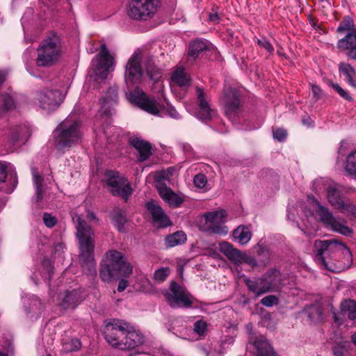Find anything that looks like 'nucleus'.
<instances>
[{
	"mask_svg": "<svg viewBox=\"0 0 356 356\" xmlns=\"http://www.w3.org/2000/svg\"><path fill=\"white\" fill-rule=\"evenodd\" d=\"M250 342L253 344L254 347L256 348L258 355L276 356V353L265 337L262 335L254 338L251 337L250 338Z\"/></svg>",
	"mask_w": 356,
	"mask_h": 356,
	"instance_id": "obj_23",
	"label": "nucleus"
},
{
	"mask_svg": "<svg viewBox=\"0 0 356 356\" xmlns=\"http://www.w3.org/2000/svg\"><path fill=\"white\" fill-rule=\"evenodd\" d=\"M127 286H128L127 280H126L124 279H122L119 282L118 286V291L119 292H122L123 291L125 290V289L127 287Z\"/></svg>",
	"mask_w": 356,
	"mask_h": 356,
	"instance_id": "obj_59",
	"label": "nucleus"
},
{
	"mask_svg": "<svg viewBox=\"0 0 356 356\" xmlns=\"http://www.w3.org/2000/svg\"><path fill=\"white\" fill-rule=\"evenodd\" d=\"M232 237L234 241L241 245H245L250 241L252 233L247 226L239 225L233 231Z\"/></svg>",
	"mask_w": 356,
	"mask_h": 356,
	"instance_id": "obj_28",
	"label": "nucleus"
},
{
	"mask_svg": "<svg viewBox=\"0 0 356 356\" xmlns=\"http://www.w3.org/2000/svg\"><path fill=\"white\" fill-rule=\"evenodd\" d=\"M197 104L203 111H212L209 105L208 94L201 88L196 87Z\"/></svg>",
	"mask_w": 356,
	"mask_h": 356,
	"instance_id": "obj_34",
	"label": "nucleus"
},
{
	"mask_svg": "<svg viewBox=\"0 0 356 356\" xmlns=\"http://www.w3.org/2000/svg\"><path fill=\"white\" fill-rule=\"evenodd\" d=\"M257 248V253L258 255L265 254L266 257H268V252L265 247L258 244Z\"/></svg>",
	"mask_w": 356,
	"mask_h": 356,
	"instance_id": "obj_60",
	"label": "nucleus"
},
{
	"mask_svg": "<svg viewBox=\"0 0 356 356\" xmlns=\"http://www.w3.org/2000/svg\"><path fill=\"white\" fill-rule=\"evenodd\" d=\"M165 115H168V116H170L171 118H173V119H180L181 118V116L179 115V113H164Z\"/></svg>",
	"mask_w": 356,
	"mask_h": 356,
	"instance_id": "obj_63",
	"label": "nucleus"
},
{
	"mask_svg": "<svg viewBox=\"0 0 356 356\" xmlns=\"http://www.w3.org/2000/svg\"><path fill=\"white\" fill-rule=\"evenodd\" d=\"M55 148L58 151L70 149L82 139L81 122L74 116H68L52 132Z\"/></svg>",
	"mask_w": 356,
	"mask_h": 356,
	"instance_id": "obj_4",
	"label": "nucleus"
},
{
	"mask_svg": "<svg viewBox=\"0 0 356 356\" xmlns=\"http://www.w3.org/2000/svg\"><path fill=\"white\" fill-rule=\"evenodd\" d=\"M257 43L260 47L264 48L270 53L273 52L274 50L272 44L265 38L258 40Z\"/></svg>",
	"mask_w": 356,
	"mask_h": 356,
	"instance_id": "obj_53",
	"label": "nucleus"
},
{
	"mask_svg": "<svg viewBox=\"0 0 356 356\" xmlns=\"http://www.w3.org/2000/svg\"><path fill=\"white\" fill-rule=\"evenodd\" d=\"M274 139L279 142H283L287 137V131L282 128H277L273 130Z\"/></svg>",
	"mask_w": 356,
	"mask_h": 356,
	"instance_id": "obj_46",
	"label": "nucleus"
},
{
	"mask_svg": "<svg viewBox=\"0 0 356 356\" xmlns=\"http://www.w3.org/2000/svg\"><path fill=\"white\" fill-rule=\"evenodd\" d=\"M171 80L175 84L180 87H187L190 85V79L183 67H178L172 73Z\"/></svg>",
	"mask_w": 356,
	"mask_h": 356,
	"instance_id": "obj_32",
	"label": "nucleus"
},
{
	"mask_svg": "<svg viewBox=\"0 0 356 356\" xmlns=\"http://www.w3.org/2000/svg\"><path fill=\"white\" fill-rule=\"evenodd\" d=\"M316 260L318 264L330 271L337 272L345 266L339 264L343 259L344 266H348L353 260L350 249L343 243L332 240H316L314 244Z\"/></svg>",
	"mask_w": 356,
	"mask_h": 356,
	"instance_id": "obj_1",
	"label": "nucleus"
},
{
	"mask_svg": "<svg viewBox=\"0 0 356 356\" xmlns=\"http://www.w3.org/2000/svg\"><path fill=\"white\" fill-rule=\"evenodd\" d=\"M314 202L316 206V213L322 222L330 226L333 231L344 236L352 234V229L346 225V221L343 219L336 218L332 213L327 207L322 206L318 200H314Z\"/></svg>",
	"mask_w": 356,
	"mask_h": 356,
	"instance_id": "obj_9",
	"label": "nucleus"
},
{
	"mask_svg": "<svg viewBox=\"0 0 356 356\" xmlns=\"http://www.w3.org/2000/svg\"><path fill=\"white\" fill-rule=\"evenodd\" d=\"M121 276L111 268L106 261L101 264L100 277L104 282H109L113 277Z\"/></svg>",
	"mask_w": 356,
	"mask_h": 356,
	"instance_id": "obj_35",
	"label": "nucleus"
},
{
	"mask_svg": "<svg viewBox=\"0 0 356 356\" xmlns=\"http://www.w3.org/2000/svg\"><path fill=\"white\" fill-rule=\"evenodd\" d=\"M327 198L334 209L348 216H350L355 204L348 198L343 196L339 186L334 184L327 187Z\"/></svg>",
	"mask_w": 356,
	"mask_h": 356,
	"instance_id": "obj_10",
	"label": "nucleus"
},
{
	"mask_svg": "<svg viewBox=\"0 0 356 356\" xmlns=\"http://www.w3.org/2000/svg\"><path fill=\"white\" fill-rule=\"evenodd\" d=\"M209 20L213 22H218L219 20V16L218 14H211L209 15Z\"/></svg>",
	"mask_w": 356,
	"mask_h": 356,
	"instance_id": "obj_64",
	"label": "nucleus"
},
{
	"mask_svg": "<svg viewBox=\"0 0 356 356\" xmlns=\"http://www.w3.org/2000/svg\"><path fill=\"white\" fill-rule=\"evenodd\" d=\"M244 282L248 290L254 293L255 297H259L268 292L261 277L254 279L244 277Z\"/></svg>",
	"mask_w": 356,
	"mask_h": 356,
	"instance_id": "obj_27",
	"label": "nucleus"
},
{
	"mask_svg": "<svg viewBox=\"0 0 356 356\" xmlns=\"http://www.w3.org/2000/svg\"><path fill=\"white\" fill-rule=\"evenodd\" d=\"M61 56V44L60 38L53 35L44 39L38 48V58L36 60L38 66L52 65Z\"/></svg>",
	"mask_w": 356,
	"mask_h": 356,
	"instance_id": "obj_5",
	"label": "nucleus"
},
{
	"mask_svg": "<svg viewBox=\"0 0 356 356\" xmlns=\"http://www.w3.org/2000/svg\"><path fill=\"white\" fill-rule=\"evenodd\" d=\"M277 298L273 295L267 296L261 300V305L266 307H272L274 305H277Z\"/></svg>",
	"mask_w": 356,
	"mask_h": 356,
	"instance_id": "obj_49",
	"label": "nucleus"
},
{
	"mask_svg": "<svg viewBox=\"0 0 356 356\" xmlns=\"http://www.w3.org/2000/svg\"><path fill=\"white\" fill-rule=\"evenodd\" d=\"M308 319L313 323H318L322 320L323 311L318 305H312L305 309Z\"/></svg>",
	"mask_w": 356,
	"mask_h": 356,
	"instance_id": "obj_33",
	"label": "nucleus"
},
{
	"mask_svg": "<svg viewBox=\"0 0 356 356\" xmlns=\"http://www.w3.org/2000/svg\"><path fill=\"white\" fill-rule=\"evenodd\" d=\"M346 170L350 175H356V151L350 153L348 156Z\"/></svg>",
	"mask_w": 356,
	"mask_h": 356,
	"instance_id": "obj_39",
	"label": "nucleus"
},
{
	"mask_svg": "<svg viewBox=\"0 0 356 356\" xmlns=\"http://www.w3.org/2000/svg\"><path fill=\"white\" fill-rule=\"evenodd\" d=\"M64 245L63 243H58L55 245L54 246V250H55V252H63V249H64Z\"/></svg>",
	"mask_w": 356,
	"mask_h": 356,
	"instance_id": "obj_62",
	"label": "nucleus"
},
{
	"mask_svg": "<svg viewBox=\"0 0 356 356\" xmlns=\"http://www.w3.org/2000/svg\"><path fill=\"white\" fill-rule=\"evenodd\" d=\"M83 296L80 290H72L66 291L60 306L63 309H74L82 300Z\"/></svg>",
	"mask_w": 356,
	"mask_h": 356,
	"instance_id": "obj_26",
	"label": "nucleus"
},
{
	"mask_svg": "<svg viewBox=\"0 0 356 356\" xmlns=\"http://www.w3.org/2000/svg\"><path fill=\"white\" fill-rule=\"evenodd\" d=\"M65 99V95L57 90L45 89L38 95L40 107L44 110L58 109Z\"/></svg>",
	"mask_w": 356,
	"mask_h": 356,
	"instance_id": "obj_16",
	"label": "nucleus"
},
{
	"mask_svg": "<svg viewBox=\"0 0 356 356\" xmlns=\"http://www.w3.org/2000/svg\"><path fill=\"white\" fill-rule=\"evenodd\" d=\"M7 176V164L0 161V184L5 181Z\"/></svg>",
	"mask_w": 356,
	"mask_h": 356,
	"instance_id": "obj_54",
	"label": "nucleus"
},
{
	"mask_svg": "<svg viewBox=\"0 0 356 356\" xmlns=\"http://www.w3.org/2000/svg\"><path fill=\"white\" fill-rule=\"evenodd\" d=\"M118 106V92L115 87L109 88L105 95L100 100L102 111H111L116 109Z\"/></svg>",
	"mask_w": 356,
	"mask_h": 356,
	"instance_id": "obj_25",
	"label": "nucleus"
},
{
	"mask_svg": "<svg viewBox=\"0 0 356 356\" xmlns=\"http://www.w3.org/2000/svg\"><path fill=\"white\" fill-rule=\"evenodd\" d=\"M207 328V323L203 320H199L194 323L193 330L200 336L205 334Z\"/></svg>",
	"mask_w": 356,
	"mask_h": 356,
	"instance_id": "obj_43",
	"label": "nucleus"
},
{
	"mask_svg": "<svg viewBox=\"0 0 356 356\" xmlns=\"http://www.w3.org/2000/svg\"><path fill=\"white\" fill-rule=\"evenodd\" d=\"M35 194L34 196V200L36 203H39L43 199L44 195V189L42 186V183H39V181H35Z\"/></svg>",
	"mask_w": 356,
	"mask_h": 356,
	"instance_id": "obj_44",
	"label": "nucleus"
},
{
	"mask_svg": "<svg viewBox=\"0 0 356 356\" xmlns=\"http://www.w3.org/2000/svg\"><path fill=\"white\" fill-rule=\"evenodd\" d=\"M42 219L44 225L49 228L54 227L57 222L56 218L48 213H44Z\"/></svg>",
	"mask_w": 356,
	"mask_h": 356,
	"instance_id": "obj_48",
	"label": "nucleus"
},
{
	"mask_svg": "<svg viewBox=\"0 0 356 356\" xmlns=\"http://www.w3.org/2000/svg\"><path fill=\"white\" fill-rule=\"evenodd\" d=\"M105 261L122 276H128L132 273L131 265L126 261L124 255L117 250H110L106 254Z\"/></svg>",
	"mask_w": 356,
	"mask_h": 356,
	"instance_id": "obj_17",
	"label": "nucleus"
},
{
	"mask_svg": "<svg viewBox=\"0 0 356 356\" xmlns=\"http://www.w3.org/2000/svg\"><path fill=\"white\" fill-rule=\"evenodd\" d=\"M129 143L139 154L138 161H146L152 155V145L149 142L138 138H134L129 140Z\"/></svg>",
	"mask_w": 356,
	"mask_h": 356,
	"instance_id": "obj_24",
	"label": "nucleus"
},
{
	"mask_svg": "<svg viewBox=\"0 0 356 356\" xmlns=\"http://www.w3.org/2000/svg\"><path fill=\"white\" fill-rule=\"evenodd\" d=\"M194 116L199 120L202 121V122L207 123L208 121H209L212 118L213 115L212 113H193ZM215 113H213L214 114Z\"/></svg>",
	"mask_w": 356,
	"mask_h": 356,
	"instance_id": "obj_52",
	"label": "nucleus"
},
{
	"mask_svg": "<svg viewBox=\"0 0 356 356\" xmlns=\"http://www.w3.org/2000/svg\"><path fill=\"white\" fill-rule=\"evenodd\" d=\"M163 99L157 102L154 98L147 96L138 88L131 92L128 99L131 104H136L138 108L145 111H172L174 108L170 105L163 95Z\"/></svg>",
	"mask_w": 356,
	"mask_h": 356,
	"instance_id": "obj_6",
	"label": "nucleus"
},
{
	"mask_svg": "<svg viewBox=\"0 0 356 356\" xmlns=\"http://www.w3.org/2000/svg\"><path fill=\"white\" fill-rule=\"evenodd\" d=\"M227 215L226 211L223 209L205 213L207 229L213 234H227V227L223 225L226 221Z\"/></svg>",
	"mask_w": 356,
	"mask_h": 356,
	"instance_id": "obj_15",
	"label": "nucleus"
},
{
	"mask_svg": "<svg viewBox=\"0 0 356 356\" xmlns=\"http://www.w3.org/2000/svg\"><path fill=\"white\" fill-rule=\"evenodd\" d=\"M339 70L346 76V80L348 83L353 88H356L355 80L356 72L355 69L348 63H341Z\"/></svg>",
	"mask_w": 356,
	"mask_h": 356,
	"instance_id": "obj_36",
	"label": "nucleus"
},
{
	"mask_svg": "<svg viewBox=\"0 0 356 356\" xmlns=\"http://www.w3.org/2000/svg\"><path fill=\"white\" fill-rule=\"evenodd\" d=\"M220 101L226 109L236 111L241 108L240 95L237 90L230 87L224 88L223 95Z\"/></svg>",
	"mask_w": 356,
	"mask_h": 356,
	"instance_id": "obj_20",
	"label": "nucleus"
},
{
	"mask_svg": "<svg viewBox=\"0 0 356 356\" xmlns=\"http://www.w3.org/2000/svg\"><path fill=\"white\" fill-rule=\"evenodd\" d=\"M146 70L151 79H156L158 78V71L155 70L154 67L151 66L150 65H147L146 67Z\"/></svg>",
	"mask_w": 356,
	"mask_h": 356,
	"instance_id": "obj_56",
	"label": "nucleus"
},
{
	"mask_svg": "<svg viewBox=\"0 0 356 356\" xmlns=\"http://www.w3.org/2000/svg\"><path fill=\"white\" fill-rule=\"evenodd\" d=\"M332 87L343 99L348 100H350L351 99V97L350 96L348 92L343 90L339 84L332 83Z\"/></svg>",
	"mask_w": 356,
	"mask_h": 356,
	"instance_id": "obj_50",
	"label": "nucleus"
},
{
	"mask_svg": "<svg viewBox=\"0 0 356 356\" xmlns=\"http://www.w3.org/2000/svg\"><path fill=\"white\" fill-rule=\"evenodd\" d=\"M302 124L305 125V126H307L308 127H313L314 126V122L313 120H312V118L307 115H305L302 116Z\"/></svg>",
	"mask_w": 356,
	"mask_h": 356,
	"instance_id": "obj_58",
	"label": "nucleus"
},
{
	"mask_svg": "<svg viewBox=\"0 0 356 356\" xmlns=\"http://www.w3.org/2000/svg\"><path fill=\"white\" fill-rule=\"evenodd\" d=\"M111 217L118 230L124 232L125 231L124 225L127 222L124 212L121 209L116 207L112 211Z\"/></svg>",
	"mask_w": 356,
	"mask_h": 356,
	"instance_id": "obj_30",
	"label": "nucleus"
},
{
	"mask_svg": "<svg viewBox=\"0 0 356 356\" xmlns=\"http://www.w3.org/2000/svg\"><path fill=\"white\" fill-rule=\"evenodd\" d=\"M3 105L7 110H11L14 108V100L10 96H5L3 98Z\"/></svg>",
	"mask_w": 356,
	"mask_h": 356,
	"instance_id": "obj_55",
	"label": "nucleus"
},
{
	"mask_svg": "<svg viewBox=\"0 0 356 356\" xmlns=\"http://www.w3.org/2000/svg\"><path fill=\"white\" fill-rule=\"evenodd\" d=\"M353 20L349 17H345L337 28V32L343 33L345 31L353 32L354 30Z\"/></svg>",
	"mask_w": 356,
	"mask_h": 356,
	"instance_id": "obj_38",
	"label": "nucleus"
},
{
	"mask_svg": "<svg viewBox=\"0 0 356 356\" xmlns=\"http://www.w3.org/2000/svg\"><path fill=\"white\" fill-rule=\"evenodd\" d=\"M31 171L33 175V184H35V181L38 180L39 181V183H42L43 178L39 175L37 168H32Z\"/></svg>",
	"mask_w": 356,
	"mask_h": 356,
	"instance_id": "obj_57",
	"label": "nucleus"
},
{
	"mask_svg": "<svg viewBox=\"0 0 356 356\" xmlns=\"http://www.w3.org/2000/svg\"><path fill=\"white\" fill-rule=\"evenodd\" d=\"M145 207L151 214L154 225L159 228L171 225V221L161 206L154 200L147 202Z\"/></svg>",
	"mask_w": 356,
	"mask_h": 356,
	"instance_id": "obj_19",
	"label": "nucleus"
},
{
	"mask_svg": "<svg viewBox=\"0 0 356 356\" xmlns=\"http://www.w3.org/2000/svg\"><path fill=\"white\" fill-rule=\"evenodd\" d=\"M168 304L172 308L190 307L193 302L189 293L177 282H172L169 290L165 293Z\"/></svg>",
	"mask_w": 356,
	"mask_h": 356,
	"instance_id": "obj_12",
	"label": "nucleus"
},
{
	"mask_svg": "<svg viewBox=\"0 0 356 356\" xmlns=\"http://www.w3.org/2000/svg\"><path fill=\"white\" fill-rule=\"evenodd\" d=\"M106 184L111 188L110 192L114 196L127 200L132 194V188L128 179L118 171L108 170L106 174Z\"/></svg>",
	"mask_w": 356,
	"mask_h": 356,
	"instance_id": "obj_8",
	"label": "nucleus"
},
{
	"mask_svg": "<svg viewBox=\"0 0 356 356\" xmlns=\"http://www.w3.org/2000/svg\"><path fill=\"white\" fill-rule=\"evenodd\" d=\"M261 277L268 292L279 289L283 284L282 274L275 268L268 270Z\"/></svg>",
	"mask_w": 356,
	"mask_h": 356,
	"instance_id": "obj_22",
	"label": "nucleus"
},
{
	"mask_svg": "<svg viewBox=\"0 0 356 356\" xmlns=\"http://www.w3.org/2000/svg\"><path fill=\"white\" fill-rule=\"evenodd\" d=\"M347 352L345 343H339L334 346L333 354L334 356H343Z\"/></svg>",
	"mask_w": 356,
	"mask_h": 356,
	"instance_id": "obj_51",
	"label": "nucleus"
},
{
	"mask_svg": "<svg viewBox=\"0 0 356 356\" xmlns=\"http://www.w3.org/2000/svg\"><path fill=\"white\" fill-rule=\"evenodd\" d=\"M31 134L30 128L27 126H19L12 130L9 140L13 144L18 141L26 142Z\"/></svg>",
	"mask_w": 356,
	"mask_h": 356,
	"instance_id": "obj_29",
	"label": "nucleus"
},
{
	"mask_svg": "<svg viewBox=\"0 0 356 356\" xmlns=\"http://www.w3.org/2000/svg\"><path fill=\"white\" fill-rule=\"evenodd\" d=\"M193 182L197 188H203L207 183V179L204 175L200 173L195 176Z\"/></svg>",
	"mask_w": 356,
	"mask_h": 356,
	"instance_id": "obj_47",
	"label": "nucleus"
},
{
	"mask_svg": "<svg viewBox=\"0 0 356 356\" xmlns=\"http://www.w3.org/2000/svg\"><path fill=\"white\" fill-rule=\"evenodd\" d=\"M173 170L168 169L161 172L156 177L157 189L161 198L167 202L170 207H179L184 202V199L174 193L170 188L162 183L163 180L168 179L172 175Z\"/></svg>",
	"mask_w": 356,
	"mask_h": 356,
	"instance_id": "obj_11",
	"label": "nucleus"
},
{
	"mask_svg": "<svg viewBox=\"0 0 356 356\" xmlns=\"http://www.w3.org/2000/svg\"><path fill=\"white\" fill-rule=\"evenodd\" d=\"M103 333L110 345L123 350L134 349L144 343V337L140 331L119 319H112L108 322Z\"/></svg>",
	"mask_w": 356,
	"mask_h": 356,
	"instance_id": "obj_2",
	"label": "nucleus"
},
{
	"mask_svg": "<svg viewBox=\"0 0 356 356\" xmlns=\"http://www.w3.org/2000/svg\"><path fill=\"white\" fill-rule=\"evenodd\" d=\"M219 250L236 264L245 263L252 268L257 266V261L254 257L247 255L245 252L234 248L229 242L223 241L220 243Z\"/></svg>",
	"mask_w": 356,
	"mask_h": 356,
	"instance_id": "obj_14",
	"label": "nucleus"
},
{
	"mask_svg": "<svg viewBox=\"0 0 356 356\" xmlns=\"http://www.w3.org/2000/svg\"><path fill=\"white\" fill-rule=\"evenodd\" d=\"M343 310L348 312V317L351 320L356 318V302L353 300L346 301L343 305Z\"/></svg>",
	"mask_w": 356,
	"mask_h": 356,
	"instance_id": "obj_40",
	"label": "nucleus"
},
{
	"mask_svg": "<svg viewBox=\"0 0 356 356\" xmlns=\"http://www.w3.org/2000/svg\"><path fill=\"white\" fill-rule=\"evenodd\" d=\"M159 5V0H129L128 15L137 20H147L152 17Z\"/></svg>",
	"mask_w": 356,
	"mask_h": 356,
	"instance_id": "obj_7",
	"label": "nucleus"
},
{
	"mask_svg": "<svg viewBox=\"0 0 356 356\" xmlns=\"http://www.w3.org/2000/svg\"><path fill=\"white\" fill-rule=\"evenodd\" d=\"M79 241V263L83 272L90 276L96 275V264L94 260V232L90 226L80 216H72Z\"/></svg>",
	"mask_w": 356,
	"mask_h": 356,
	"instance_id": "obj_3",
	"label": "nucleus"
},
{
	"mask_svg": "<svg viewBox=\"0 0 356 356\" xmlns=\"http://www.w3.org/2000/svg\"><path fill=\"white\" fill-rule=\"evenodd\" d=\"M81 346V341L79 339H72L68 343L65 344V350L67 352L76 351L80 349Z\"/></svg>",
	"mask_w": 356,
	"mask_h": 356,
	"instance_id": "obj_45",
	"label": "nucleus"
},
{
	"mask_svg": "<svg viewBox=\"0 0 356 356\" xmlns=\"http://www.w3.org/2000/svg\"><path fill=\"white\" fill-rule=\"evenodd\" d=\"M347 50H348L347 55L350 58L356 60V45L353 46V47L348 48Z\"/></svg>",
	"mask_w": 356,
	"mask_h": 356,
	"instance_id": "obj_61",
	"label": "nucleus"
},
{
	"mask_svg": "<svg viewBox=\"0 0 356 356\" xmlns=\"http://www.w3.org/2000/svg\"><path fill=\"white\" fill-rule=\"evenodd\" d=\"M311 96L312 99L316 102L324 97L323 90L317 85L311 83Z\"/></svg>",
	"mask_w": 356,
	"mask_h": 356,
	"instance_id": "obj_42",
	"label": "nucleus"
},
{
	"mask_svg": "<svg viewBox=\"0 0 356 356\" xmlns=\"http://www.w3.org/2000/svg\"><path fill=\"white\" fill-rule=\"evenodd\" d=\"M114 63V58L110 54L106 45L102 44L100 51L92 60L96 76L101 79H106L110 70H113Z\"/></svg>",
	"mask_w": 356,
	"mask_h": 356,
	"instance_id": "obj_13",
	"label": "nucleus"
},
{
	"mask_svg": "<svg viewBox=\"0 0 356 356\" xmlns=\"http://www.w3.org/2000/svg\"><path fill=\"white\" fill-rule=\"evenodd\" d=\"M355 36L353 32H348L346 35L338 41L337 47L341 50L348 49L356 44Z\"/></svg>",
	"mask_w": 356,
	"mask_h": 356,
	"instance_id": "obj_37",
	"label": "nucleus"
},
{
	"mask_svg": "<svg viewBox=\"0 0 356 356\" xmlns=\"http://www.w3.org/2000/svg\"><path fill=\"white\" fill-rule=\"evenodd\" d=\"M186 235L182 231H177L168 235L165 238V245L167 248H173L184 244L186 241Z\"/></svg>",
	"mask_w": 356,
	"mask_h": 356,
	"instance_id": "obj_31",
	"label": "nucleus"
},
{
	"mask_svg": "<svg viewBox=\"0 0 356 356\" xmlns=\"http://www.w3.org/2000/svg\"><path fill=\"white\" fill-rule=\"evenodd\" d=\"M169 274V268H163L155 271V273H154V279L157 282H163L166 280Z\"/></svg>",
	"mask_w": 356,
	"mask_h": 356,
	"instance_id": "obj_41",
	"label": "nucleus"
},
{
	"mask_svg": "<svg viewBox=\"0 0 356 356\" xmlns=\"http://www.w3.org/2000/svg\"><path fill=\"white\" fill-rule=\"evenodd\" d=\"M143 58V53L137 50L129 59L126 66V81L127 83H136L140 81L142 76L140 62Z\"/></svg>",
	"mask_w": 356,
	"mask_h": 356,
	"instance_id": "obj_18",
	"label": "nucleus"
},
{
	"mask_svg": "<svg viewBox=\"0 0 356 356\" xmlns=\"http://www.w3.org/2000/svg\"><path fill=\"white\" fill-rule=\"evenodd\" d=\"M211 47V44L205 40L195 39L191 42L188 51V61L193 63L200 53L209 51Z\"/></svg>",
	"mask_w": 356,
	"mask_h": 356,
	"instance_id": "obj_21",
	"label": "nucleus"
}]
</instances>
